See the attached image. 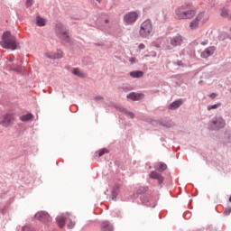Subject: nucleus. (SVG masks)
Masks as SVG:
<instances>
[{
  "label": "nucleus",
  "mask_w": 231,
  "mask_h": 231,
  "mask_svg": "<svg viewBox=\"0 0 231 231\" xmlns=\"http://www.w3.org/2000/svg\"><path fill=\"white\" fill-rule=\"evenodd\" d=\"M139 50H145V44L140 43L139 44Z\"/></svg>",
  "instance_id": "7c9ffc66"
},
{
  "label": "nucleus",
  "mask_w": 231,
  "mask_h": 231,
  "mask_svg": "<svg viewBox=\"0 0 231 231\" xmlns=\"http://www.w3.org/2000/svg\"><path fill=\"white\" fill-rule=\"evenodd\" d=\"M97 3H100L102 0H97Z\"/></svg>",
  "instance_id": "58836bf2"
},
{
  "label": "nucleus",
  "mask_w": 231,
  "mask_h": 231,
  "mask_svg": "<svg viewBox=\"0 0 231 231\" xmlns=\"http://www.w3.org/2000/svg\"><path fill=\"white\" fill-rule=\"evenodd\" d=\"M127 98H130L131 100H142V98H143V94L132 92L127 96Z\"/></svg>",
  "instance_id": "dca6fc26"
},
{
  "label": "nucleus",
  "mask_w": 231,
  "mask_h": 231,
  "mask_svg": "<svg viewBox=\"0 0 231 231\" xmlns=\"http://www.w3.org/2000/svg\"><path fill=\"white\" fill-rule=\"evenodd\" d=\"M143 192H147V188H140L139 189H137V194H143Z\"/></svg>",
  "instance_id": "bb28decb"
},
{
  "label": "nucleus",
  "mask_w": 231,
  "mask_h": 231,
  "mask_svg": "<svg viewBox=\"0 0 231 231\" xmlns=\"http://www.w3.org/2000/svg\"><path fill=\"white\" fill-rule=\"evenodd\" d=\"M152 32V23H151V20H146L141 23V28L139 33L141 37H148L151 35Z\"/></svg>",
  "instance_id": "20e7f679"
},
{
  "label": "nucleus",
  "mask_w": 231,
  "mask_h": 231,
  "mask_svg": "<svg viewBox=\"0 0 231 231\" xmlns=\"http://www.w3.org/2000/svg\"><path fill=\"white\" fill-rule=\"evenodd\" d=\"M72 73L73 75H75L76 77H79L80 79H84L86 77V74L81 72L79 69H74L72 70Z\"/></svg>",
  "instance_id": "aec40b11"
},
{
  "label": "nucleus",
  "mask_w": 231,
  "mask_h": 231,
  "mask_svg": "<svg viewBox=\"0 0 231 231\" xmlns=\"http://www.w3.org/2000/svg\"><path fill=\"white\" fill-rule=\"evenodd\" d=\"M177 64H178V66H183V62H181V61L177 62Z\"/></svg>",
  "instance_id": "e433bc0d"
},
{
  "label": "nucleus",
  "mask_w": 231,
  "mask_h": 231,
  "mask_svg": "<svg viewBox=\"0 0 231 231\" xmlns=\"http://www.w3.org/2000/svg\"><path fill=\"white\" fill-rule=\"evenodd\" d=\"M107 152H109V150L103 148L97 152V154H98V157L100 158L101 156H104V154H107Z\"/></svg>",
  "instance_id": "5701e85b"
},
{
  "label": "nucleus",
  "mask_w": 231,
  "mask_h": 231,
  "mask_svg": "<svg viewBox=\"0 0 231 231\" xmlns=\"http://www.w3.org/2000/svg\"><path fill=\"white\" fill-rule=\"evenodd\" d=\"M14 122H15V115L14 114H5L0 116V125L3 127H10Z\"/></svg>",
  "instance_id": "39448f33"
},
{
  "label": "nucleus",
  "mask_w": 231,
  "mask_h": 231,
  "mask_svg": "<svg viewBox=\"0 0 231 231\" xmlns=\"http://www.w3.org/2000/svg\"><path fill=\"white\" fill-rule=\"evenodd\" d=\"M150 178H152V180H157L159 183H163V177L156 171H152L150 173Z\"/></svg>",
  "instance_id": "2eb2a0df"
},
{
  "label": "nucleus",
  "mask_w": 231,
  "mask_h": 231,
  "mask_svg": "<svg viewBox=\"0 0 231 231\" xmlns=\"http://www.w3.org/2000/svg\"><path fill=\"white\" fill-rule=\"evenodd\" d=\"M32 1H33V0H27V1H26V6H27L28 8H30V6H32Z\"/></svg>",
  "instance_id": "c756f323"
},
{
  "label": "nucleus",
  "mask_w": 231,
  "mask_h": 231,
  "mask_svg": "<svg viewBox=\"0 0 231 231\" xmlns=\"http://www.w3.org/2000/svg\"><path fill=\"white\" fill-rule=\"evenodd\" d=\"M212 125L215 129H221V127H225V120L221 117L216 118L212 121Z\"/></svg>",
  "instance_id": "9b49d317"
},
{
  "label": "nucleus",
  "mask_w": 231,
  "mask_h": 231,
  "mask_svg": "<svg viewBox=\"0 0 231 231\" xmlns=\"http://www.w3.org/2000/svg\"><path fill=\"white\" fill-rule=\"evenodd\" d=\"M32 118H33V115L32 114H27V115L22 116L20 117V120L22 122H28L29 120H32Z\"/></svg>",
  "instance_id": "412c9836"
},
{
  "label": "nucleus",
  "mask_w": 231,
  "mask_h": 231,
  "mask_svg": "<svg viewBox=\"0 0 231 231\" xmlns=\"http://www.w3.org/2000/svg\"><path fill=\"white\" fill-rule=\"evenodd\" d=\"M36 23L38 26H44L46 24V21L40 16L36 17Z\"/></svg>",
  "instance_id": "4be33fe9"
},
{
  "label": "nucleus",
  "mask_w": 231,
  "mask_h": 231,
  "mask_svg": "<svg viewBox=\"0 0 231 231\" xmlns=\"http://www.w3.org/2000/svg\"><path fill=\"white\" fill-rule=\"evenodd\" d=\"M17 71H21L20 69H17Z\"/></svg>",
  "instance_id": "a19ab883"
},
{
  "label": "nucleus",
  "mask_w": 231,
  "mask_h": 231,
  "mask_svg": "<svg viewBox=\"0 0 231 231\" xmlns=\"http://www.w3.org/2000/svg\"><path fill=\"white\" fill-rule=\"evenodd\" d=\"M101 227L103 231H113V226H111L107 221L102 222Z\"/></svg>",
  "instance_id": "6ab92c4d"
},
{
  "label": "nucleus",
  "mask_w": 231,
  "mask_h": 231,
  "mask_svg": "<svg viewBox=\"0 0 231 231\" xmlns=\"http://www.w3.org/2000/svg\"><path fill=\"white\" fill-rule=\"evenodd\" d=\"M221 106V103L216 105H210L208 106V111H211V109H217V107Z\"/></svg>",
  "instance_id": "a878e982"
},
{
  "label": "nucleus",
  "mask_w": 231,
  "mask_h": 231,
  "mask_svg": "<svg viewBox=\"0 0 231 231\" xmlns=\"http://www.w3.org/2000/svg\"><path fill=\"white\" fill-rule=\"evenodd\" d=\"M126 116H130L131 118H134V114L133 112H127L125 111Z\"/></svg>",
  "instance_id": "c85d7f7f"
},
{
  "label": "nucleus",
  "mask_w": 231,
  "mask_h": 231,
  "mask_svg": "<svg viewBox=\"0 0 231 231\" xmlns=\"http://www.w3.org/2000/svg\"><path fill=\"white\" fill-rule=\"evenodd\" d=\"M214 51H216V47H208L204 51L201 52L202 59H208L211 55H214Z\"/></svg>",
  "instance_id": "9d476101"
},
{
  "label": "nucleus",
  "mask_w": 231,
  "mask_h": 231,
  "mask_svg": "<svg viewBox=\"0 0 231 231\" xmlns=\"http://www.w3.org/2000/svg\"><path fill=\"white\" fill-rule=\"evenodd\" d=\"M75 221H72L71 219L69 220V223L67 225V227L69 228V230H71L72 228H75Z\"/></svg>",
  "instance_id": "393cba45"
},
{
  "label": "nucleus",
  "mask_w": 231,
  "mask_h": 231,
  "mask_svg": "<svg viewBox=\"0 0 231 231\" xmlns=\"http://www.w3.org/2000/svg\"><path fill=\"white\" fill-rule=\"evenodd\" d=\"M112 199H116V195H115V192L112 194Z\"/></svg>",
  "instance_id": "c9c22d12"
},
{
  "label": "nucleus",
  "mask_w": 231,
  "mask_h": 231,
  "mask_svg": "<svg viewBox=\"0 0 231 231\" xmlns=\"http://www.w3.org/2000/svg\"><path fill=\"white\" fill-rule=\"evenodd\" d=\"M221 17H225L226 19H231V8L226 6L221 9L220 13Z\"/></svg>",
  "instance_id": "f8f14e48"
},
{
  "label": "nucleus",
  "mask_w": 231,
  "mask_h": 231,
  "mask_svg": "<svg viewBox=\"0 0 231 231\" xmlns=\"http://www.w3.org/2000/svg\"><path fill=\"white\" fill-rule=\"evenodd\" d=\"M14 56H10V58H9V61H10V62H14Z\"/></svg>",
  "instance_id": "f704fd0d"
},
{
  "label": "nucleus",
  "mask_w": 231,
  "mask_h": 231,
  "mask_svg": "<svg viewBox=\"0 0 231 231\" xmlns=\"http://www.w3.org/2000/svg\"><path fill=\"white\" fill-rule=\"evenodd\" d=\"M56 33L60 39L65 41V42H71V39H69V35L68 34V30L62 23H58L56 25Z\"/></svg>",
  "instance_id": "7ed1b4c3"
},
{
  "label": "nucleus",
  "mask_w": 231,
  "mask_h": 231,
  "mask_svg": "<svg viewBox=\"0 0 231 231\" xmlns=\"http://www.w3.org/2000/svg\"><path fill=\"white\" fill-rule=\"evenodd\" d=\"M175 15L177 19H193V17L196 15V11L190 9V5H184L180 7H178L175 10Z\"/></svg>",
  "instance_id": "f03ea898"
},
{
  "label": "nucleus",
  "mask_w": 231,
  "mask_h": 231,
  "mask_svg": "<svg viewBox=\"0 0 231 231\" xmlns=\"http://www.w3.org/2000/svg\"><path fill=\"white\" fill-rule=\"evenodd\" d=\"M216 97H217V94H216V93H212L209 95L210 98H216Z\"/></svg>",
  "instance_id": "473e14b6"
},
{
  "label": "nucleus",
  "mask_w": 231,
  "mask_h": 231,
  "mask_svg": "<svg viewBox=\"0 0 231 231\" xmlns=\"http://www.w3.org/2000/svg\"><path fill=\"white\" fill-rule=\"evenodd\" d=\"M95 100H104V97L102 96H97L95 97Z\"/></svg>",
  "instance_id": "72a5a7b5"
},
{
  "label": "nucleus",
  "mask_w": 231,
  "mask_h": 231,
  "mask_svg": "<svg viewBox=\"0 0 231 231\" xmlns=\"http://www.w3.org/2000/svg\"><path fill=\"white\" fill-rule=\"evenodd\" d=\"M138 19V13L136 11L129 12L124 16V21L126 24H134Z\"/></svg>",
  "instance_id": "423d86ee"
},
{
  "label": "nucleus",
  "mask_w": 231,
  "mask_h": 231,
  "mask_svg": "<svg viewBox=\"0 0 231 231\" xmlns=\"http://www.w3.org/2000/svg\"><path fill=\"white\" fill-rule=\"evenodd\" d=\"M129 60L131 64H134V62H136V58H131Z\"/></svg>",
  "instance_id": "2f4dec72"
},
{
  "label": "nucleus",
  "mask_w": 231,
  "mask_h": 231,
  "mask_svg": "<svg viewBox=\"0 0 231 231\" xmlns=\"http://www.w3.org/2000/svg\"><path fill=\"white\" fill-rule=\"evenodd\" d=\"M203 19V13H199L196 18L189 23L190 30H196L199 26V21Z\"/></svg>",
  "instance_id": "6e6552de"
},
{
  "label": "nucleus",
  "mask_w": 231,
  "mask_h": 231,
  "mask_svg": "<svg viewBox=\"0 0 231 231\" xmlns=\"http://www.w3.org/2000/svg\"><path fill=\"white\" fill-rule=\"evenodd\" d=\"M35 219L42 221V223H50L51 222V217L46 211H39L34 216Z\"/></svg>",
  "instance_id": "0eeeda50"
},
{
  "label": "nucleus",
  "mask_w": 231,
  "mask_h": 231,
  "mask_svg": "<svg viewBox=\"0 0 231 231\" xmlns=\"http://www.w3.org/2000/svg\"><path fill=\"white\" fill-rule=\"evenodd\" d=\"M158 171H161L162 172H163V171H167V164L163 162L159 163Z\"/></svg>",
  "instance_id": "b1692460"
},
{
  "label": "nucleus",
  "mask_w": 231,
  "mask_h": 231,
  "mask_svg": "<svg viewBox=\"0 0 231 231\" xmlns=\"http://www.w3.org/2000/svg\"><path fill=\"white\" fill-rule=\"evenodd\" d=\"M183 42V38L181 35H177L170 40L171 46H173V48H176V46H181V43Z\"/></svg>",
  "instance_id": "1a4fd4ad"
},
{
  "label": "nucleus",
  "mask_w": 231,
  "mask_h": 231,
  "mask_svg": "<svg viewBox=\"0 0 231 231\" xmlns=\"http://www.w3.org/2000/svg\"><path fill=\"white\" fill-rule=\"evenodd\" d=\"M62 55L64 53L60 50H58L56 52L47 53L48 59H62Z\"/></svg>",
  "instance_id": "ddd939ff"
},
{
  "label": "nucleus",
  "mask_w": 231,
  "mask_h": 231,
  "mask_svg": "<svg viewBox=\"0 0 231 231\" xmlns=\"http://www.w3.org/2000/svg\"><path fill=\"white\" fill-rule=\"evenodd\" d=\"M130 77L133 79H142V77H143V72L142 70H134L130 72Z\"/></svg>",
  "instance_id": "a211bd4d"
},
{
  "label": "nucleus",
  "mask_w": 231,
  "mask_h": 231,
  "mask_svg": "<svg viewBox=\"0 0 231 231\" xmlns=\"http://www.w3.org/2000/svg\"><path fill=\"white\" fill-rule=\"evenodd\" d=\"M0 44L5 50H12L13 51L19 50V42H17L15 36L12 35V32L8 31L5 32L2 35Z\"/></svg>",
  "instance_id": "f257e3e1"
},
{
  "label": "nucleus",
  "mask_w": 231,
  "mask_h": 231,
  "mask_svg": "<svg viewBox=\"0 0 231 231\" xmlns=\"http://www.w3.org/2000/svg\"><path fill=\"white\" fill-rule=\"evenodd\" d=\"M105 23L107 24V23H109V19H106Z\"/></svg>",
  "instance_id": "4c0bfd02"
},
{
  "label": "nucleus",
  "mask_w": 231,
  "mask_h": 231,
  "mask_svg": "<svg viewBox=\"0 0 231 231\" xmlns=\"http://www.w3.org/2000/svg\"><path fill=\"white\" fill-rule=\"evenodd\" d=\"M182 105H183V99H178L169 105V109H171V110L178 109V107H180Z\"/></svg>",
  "instance_id": "4468645a"
},
{
  "label": "nucleus",
  "mask_w": 231,
  "mask_h": 231,
  "mask_svg": "<svg viewBox=\"0 0 231 231\" xmlns=\"http://www.w3.org/2000/svg\"><path fill=\"white\" fill-rule=\"evenodd\" d=\"M56 221L60 228H64V226H66V218L63 216H59L56 218Z\"/></svg>",
  "instance_id": "f3484780"
},
{
  "label": "nucleus",
  "mask_w": 231,
  "mask_h": 231,
  "mask_svg": "<svg viewBox=\"0 0 231 231\" xmlns=\"http://www.w3.org/2000/svg\"><path fill=\"white\" fill-rule=\"evenodd\" d=\"M231 213V208H226L224 211L225 216H230Z\"/></svg>",
  "instance_id": "cd10ccee"
},
{
  "label": "nucleus",
  "mask_w": 231,
  "mask_h": 231,
  "mask_svg": "<svg viewBox=\"0 0 231 231\" xmlns=\"http://www.w3.org/2000/svg\"><path fill=\"white\" fill-rule=\"evenodd\" d=\"M202 44L205 46V44H207V42H203Z\"/></svg>",
  "instance_id": "ea45409f"
}]
</instances>
